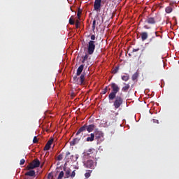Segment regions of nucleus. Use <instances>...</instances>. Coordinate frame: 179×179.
Masks as SVG:
<instances>
[{
  "mask_svg": "<svg viewBox=\"0 0 179 179\" xmlns=\"http://www.w3.org/2000/svg\"><path fill=\"white\" fill-rule=\"evenodd\" d=\"M94 9L96 12H100L101 9V0H95L94 3Z\"/></svg>",
  "mask_w": 179,
  "mask_h": 179,
  "instance_id": "obj_12",
  "label": "nucleus"
},
{
  "mask_svg": "<svg viewBox=\"0 0 179 179\" xmlns=\"http://www.w3.org/2000/svg\"><path fill=\"white\" fill-rule=\"evenodd\" d=\"M85 68V65L81 64L77 69V73H76V76H80V75H82V72H83V69Z\"/></svg>",
  "mask_w": 179,
  "mask_h": 179,
  "instance_id": "obj_15",
  "label": "nucleus"
},
{
  "mask_svg": "<svg viewBox=\"0 0 179 179\" xmlns=\"http://www.w3.org/2000/svg\"><path fill=\"white\" fill-rule=\"evenodd\" d=\"M37 167H40V160L36 159L27 166V170H33V169H37Z\"/></svg>",
  "mask_w": 179,
  "mask_h": 179,
  "instance_id": "obj_8",
  "label": "nucleus"
},
{
  "mask_svg": "<svg viewBox=\"0 0 179 179\" xmlns=\"http://www.w3.org/2000/svg\"><path fill=\"white\" fill-rule=\"evenodd\" d=\"M25 176H28L29 177H34V176H36V171L31 170L25 173Z\"/></svg>",
  "mask_w": 179,
  "mask_h": 179,
  "instance_id": "obj_19",
  "label": "nucleus"
},
{
  "mask_svg": "<svg viewBox=\"0 0 179 179\" xmlns=\"http://www.w3.org/2000/svg\"><path fill=\"white\" fill-rule=\"evenodd\" d=\"M156 36H152L151 38H150L149 43L152 47V48H155V47H157L158 45L160 44V38H159V36H157V32H155Z\"/></svg>",
  "mask_w": 179,
  "mask_h": 179,
  "instance_id": "obj_6",
  "label": "nucleus"
},
{
  "mask_svg": "<svg viewBox=\"0 0 179 179\" xmlns=\"http://www.w3.org/2000/svg\"><path fill=\"white\" fill-rule=\"evenodd\" d=\"M34 143H37L38 142V139L37 138V136H34L33 139Z\"/></svg>",
  "mask_w": 179,
  "mask_h": 179,
  "instance_id": "obj_34",
  "label": "nucleus"
},
{
  "mask_svg": "<svg viewBox=\"0 0 179 179\" xmlns=\"http://www.w3.org/2000/svg\"><path fill=\"white\" fill-rule=\"evenodd\" d=\"M110 86L112 89V91L108 95V99L110 101H113L114 100V98H115V96H117V93L120 92V86H118V85L116 84L115 83H112L110 85Z\"/></svg>",
  "mask_w": 179,
  "mask_h": 179,
  "instance_id": "obj_1",
  "label": "nucleus"
},
{
  "mask_svg": "<svg viewBox=\"0 0 179 179\" xmlns=\"http://www.w3.org/2000/svg\"><path fill=\"white\" fill-rule=\"evenodd\" d=\"M63 157H64V155L62 154H60L57 156V160L61 161L62 160Z\"/></svg>",
  "mask_w": 179,
  "mask_h": 179,
  "instance_id": "obj_32",
  "label": "nucleus"
},
{
  "mask_svg": "<svg viewBox=\"0 0 179 179\" xmlns=\"http://www.w3.org/2000/svg\"><path fill=\"white\" fill-rule=\"evenodd\" d=\"M93 141H94V134L91 133L90 136L86 138V142H93Z\"/></svg>",
  "mask_w": 179,
  "mask_h": 179,
  "instance_id": "obj_21",
  "label": "nucleus"
},
{
  "mask_svg": "<svg viewBox=\"0 0 179 179\" xmlns=\"http://www.w3.org/2000/svg\"><path fill=\"white\" fill-rule=\"evenodd\" d=\"M119 69H120V67H119V66H116V67L113 70L112 73H114V74L117 73V72H118Z\"/></svg>",
  "mask_w": 179,
  "mask_h": 179,
  "instance_id": "obj_30",
  "label": "nucleus"
},
{
  "mask_svg": "<svg viewBox=\"0 0 179 179\" xmlns=\"http://www.w3.org/2000/svg\"><path fill=\"white\" fill-rule=\"evenodd\" d=\"M91 41H94L96 40V36L92 35L90 37Z\"/></svg>",
  "mask_w": 179,
  "mask_h": 179,
  "instance_id": "obj_37",
  "label": "nucleus"
},
{
  "mask_svg": "<svg viewBox=\"0 0 179 179\" xmlns=\"http://www.w3.org/2000/svg\"><path fill=\"white\" fill-rule=\"evenodd\" d=\"M87 59H89V55L86 54V55L83 57L82 64H85V62H86V61H87Z\"/></svg>",
  "mask_w": 179,
  "mask_h": 179,
  "instance_id": "obj_26",
  "label": "nucleus"
},
{
  "mask_svg": "<svg viewBox=\"0 0 179 179\" xmlns=\"http://www.w3.org/2000/svg\"><path fill=\"white\" fill-rule=\"evenodd\" d=\"M92 30H93V31H94V30H96V20H94V21L92 22Z\"/></svg>",
  "mask_w": 179,
  "mask_h": 179,
  "instance_id": "obj_31",
  "label": "nucleus"
},
{
  "mask_svg": "<svg viewBox=\"0 0 179 179\" xmlns=\"http://www.w3.org/2000/svg\"><path fill=\"white\" fill-rule=\"evenodd\" d=\"M108 1H112V0H108Z\"/></svg>",
  "mask_w": 179,
  "mask_h": 179,
  "instance_id": "obj_44",
  "label": "nucleus"
},
{
  "mask_svg": "<svg viewBox=\"0 0 179 179\" xmlns=\"http://www.w3.org/2000/svg\"><path fill=\"white\" fill-rule=\"evenodd\" d=\"M124 103V99L122 96L120 95H115V97L114 98L113 101V107L115 108V110H117V108H120L122 106V103Z\"/></svg>",
  "mask_w": 179,
  "mask_h": 179,
  "instance_id": "obj_3",
  "label": "nucleus"
},
{
  "mask_svg": "<svg viewBox=\"0 0 179 179\" xmlns=\"http://www.w3.org/2000/svg\"><path fill=\"white\" fill-rule=\"evenodd\" d=\"M92 173H93V170H87V172L85 173V178H89Z\"/></svg>",
  "mask_w": 179,
  "mask_h": 179,
  "instance_id": "obj_24",
  "label": "nucleus"
},
{
  "mask_svg": "<svg viewBox=\"0 0 179 179\" xmlns=\"http://www.w3.org/2000/svg\"><path fill=\"white\" fill-rule=\"evenodd\" d=\"M141 36L142 41H145V40H148V38L149 37V34H148V32L146 31L142 32L141 34Z\"/></svg>",
  "mask_w": 179,
  "mask_h": 179,
  "instance_id": "obj_17",
  "label": "nucleus"
},
{
  "mask_svg": "<svg viewBox=\"0 0 179 179\" xmlns=\"http://www.w3.org/2000/svg\"><path fill=\"white\" fill-rule=\"evenodd\" d=\"M84 166L85 169H91V170H94L96 167V162L94 160L87 159V161L84 162Z\"/></svg>",
  "mask_w": 179,
  "mask_h": 179,
  "instance_id": "obj_7",
  "label": "nucleus"
},
{
  "mask_svg": "<svg viewBox=\"0 0 179 179\" xmlns=\"http://www.w3.org/2000/svg\"><path fill=\"white\" fill-rule=\"evenodd\" d=\"M96 129V125L92 124H84L83 127H81L77 131L76 136L79 135L80 134H82V132H85L87 131V132H93Z\"/></svg>",
  "mask_w": 179,
  "mask_h": 179,
  "instance_id": "obj_2",
  "label": "nucleus"
},
{
  "mask_svg": "<svg viewBox=\"0 0 179 179\" xmlns=\"http://www.w3.org/2000/svg\"><path fill=\"white\" fill-rule=\"evenodd\" d=\"M138 78H139V73L136 72L133 74L131 79L134 82H135V80H138Z\"/></svg>",
  "mask_w": 179,
  "mask_h": 179,
  "instance_id": "obj_22",
  "label": "nucleus"
},
{
  "mask_svg": "<svg viewBox=\"0 0 179 179\" xmlns=\"http://www.w3.org/2000/svg\"><path fill=\"white\" fill-rule=\"evenodd\" d=\"M96 41H90L88 42L87 50L88 55H93L94 50H96Z\"/></svg>",
  "mask_w": 179,
  "mask_h": 179,
  "instance_id": "obj_5",
  "label": "nucleus"
},
{
  "mask_svg": "<svg viewBox=\"0 0 179 179\" xmlns=\"http://www.w3.org/2000/svg\"><path fill=\"white\" fill-rule=\"evenodd\" d=\"M24 163H26V160H24V159H22L20 160V166H23V164H24Z\"/></svg>",
  "mask_w": 179,
  "mask_h": 179,
  "instance_id": "obj_33",
  "label": "nucleus"
},
{
  "mask_svg": "<svg viewBox=\"0 0 179 179\" xmlns=\"http://www.w3.org/2000/svg\"><path fill=\"white\" fill-rule=\"evenodd\" d=\"M64 171L65 172V176L64 178H69L71 177V178H75V176H76V173L75 172L76 171H73L72 173H71V169H67L66 168H64Z\"/></svg>",
  "mask_w": 179,
  "mask_h": 179,
  "instance_id": "obj_10",
  "label": "nucleus"
},
{
  "mask_svg": "<svg viewBox=\"0 0 179 179\" xmlns=\"http://www.w3.org/2000/svg\"><path fill=\"white\" fill-rule=\"evenodd\" d=\"M70 9H71V12H73V10H72V8H70Z\"/></svg>",
  "mask_w": 179,
  "mask_h": 179,
  "instance_id": "obj_43",
  "label": "nucleus"
},
{
  "mask_svg": "<svg viewBox=\"0 0 179 179\" xmlns=\"http://www.w3.org/2000/svg\"><path fill=\"white\" fill-rule=\"evenodd\" d=\"M124 86H123L122 87V92H123V93H127L131 88V85H129V84H127V83H124Z\"/></svg>",
  "mask_w": 179,
  "mask_h": 179,
  "instance_id": "obj_16",
  "label": "nucleus"
},
{
  "mask_svg": "<svg viewBox=\"0 0 179 179\" xmlns=\"http://www.w3.org/2000/svg\"><path fill=\"white\" fill-rule=\"evenodd\" d=\"M52 177H53V176H52V172L50 173H48V179H50V178H52Z\"/></svg>",
  "mask_w": 179,
  "mask_h": 179,
  "instance_id": "obj_38",
  "label": "nucleus"
},
{
  "mask_svg": "<svg viewBox=\"0 0 179 179\" xmlns=\"http://www.w3.org/2000/svg\"><path fill=\"white\" fill-rule=\"evenodd\" d=\"M52 142H54V138H52L47 142L46 145L43 148V150H50L51 145H52Z\"/></svg>",
  "mask_w": 179,
  "mask_h": 179,
  "instance_id": "obj_14",
  "label": "nucleus"
},
{
  "mask_svg": "<svg viewBox=\"0 0 179 179\" xmlns=\"http://www.w3.org/2000/svg\"><path fill=\"white\" fill-rule=\"evenodd\" d=\"M65 176V173H64V171H62L60 173H59V176H58V177H57V179H62V178H64V176Z\"/></svg>",
  "mask_w": 179,
  "mask_h": 179,
  "instance_id": "obj_27",
  "label": "nucleus"
},
{
  "mask_svg": "<svg viewBox=\"0 0 179 179\" xmlns=\"http://www.w3.org/2000/svg\"><path fill=\"white\" fill-rule=\"evenodd\" d=\"M87 156L90 157H93L94 155H96V150L95 149H90L87 152Z\"/></svg>",
  "mask_w": 179,
  "mask_h": 179,
  "instance_id": "obj_18",
  "label": "nucleus"
},
{
  "mask_svg": "<svg viewBox=\"0 0 179 179\" xmlns=\"http://www.w3.org/2000/svg\"><path fill=\"white\" fill-rule=\"evenodd\" d=\"M82 15V10L80 8H78L77 16L78 19H80V15Z\"/></svg>",
  "mask_w": 179,
  "mask_h": 179,
  "instance_id": "obj_29",
  "label": "nucleus"
},
{
  "mask_svg": "<svg viewBox=\"0 0 179 179\" xmlns=\"http://www.w3.org/2000/svg\"><path fill=\"white\" fill-rule=\"evenodd\" d=\"M76 29H78V27H79V20H76Z\"/></svg>",
  "mask_w": 179,
  "mask_h": 179,
  "instance_id": "obj_39",
  "label": "nucleus"
},
{
  "mask_svg": "<svg viewBox=\"0 0 179 179\" xmlns=\"http://www.w3.org/2000/svg\"><path fill=\"white\" fill-rule=\"evenodd\" d=\"M80 138H76L71 142V146H75V145L78 144V142H80Z\"/></svg>",
  "mask_w": 179,
  "mask_h": 179,
  "instance_id": "obj_20",
  "label": "nucleus"
},
{
  "mask_svg": "<svg viewBox=\"0 0 179 179\" xmlns=\"http://www.w3.org/2000/svg\"><path fill=\"white\" fill-rule=\"evenodd\" d=\"M145 23H148V24H156V18L153 17H148Z\"/></svg>",
  "mask_w": 179,
  "mask_h": 179,
  "instance_id": "obj_13",
  "label": "nucleus"
},
{
  "mask_svg": "<svg viewBox=\"0 0 179 179\" xmlns=\"http://www.w3.org/2000/svg\"><path fill=\"white\" fill-rule=\"evenodd\" d=\"M166 13H171L173 12V7L169 6L165 8Z\"/></svg>",
  "mask_w": 179,
  "mask_h": 179,
  "instance_id": "obj_25",
  "label": "nucleus"
},
{
  "mask_svg": "<svg viewBox=\"0 0 179 179\" xmlns=\"http://www.w3.org/2000/svg\"><path fill=\"white\" fill-rule=\"evenodd\" d=\"M143 28L146 29H150V27H149V26H148V25H144Z\"/></svg>",
  "mask_w": 179,
  "mask_h": 179,
  "instance_id": "obj_41",
  "label": "nucleus"
},
{
  "mask_svg": "<svg viewBox=\"0 0 179 179\" xmlns=\"http://www.w3.org/2000/svg\"><path fill=\"white\" fill-rule=\"evenodd\" d=\"M85 76H86V73L83 72L80 75V78H78L77 76H74L73 79L74 82H77L80 85H85Z\"/></svg>",
  "mask_w": 179,
  "mask_h": 179,
  "instance_id": "obj_9",
  "label": "nucleus"
},
{
  "mask_svg": "<svg viewBox=\"0 0 179 179\" xmlns=\"http://www.w3.org/2000/svg\"><path fill=\"white\" fill-rule=\"evenodd\" d=\"M151 121L153 122V124H159V120L157 119H152Z\"/></svg>",
  "mask_w": 179,
  "mask_h": 179,
  "instance_id": "obj_36",
  "label": "nucleus"
},
{
  "mask_svg": "<svg viewBox=\"0 0 179 179\" xmlns=\"http://www.w3.org/2000/svg\"><path fill=\"white\" fill-rule=\"evenodd\" d=\"M94 135V138L96 139H100L104 136V134H103L102 131H100L99 129L96 128L94 131V133H92Z\"/></svg>",
  "mask_w": 179,
  "mask_h": 179,
  "instance_id": "obj_11",
  "label": "nucleus"
},
{
  "mask_svg": "<svg viewBox=\"0 0 179 179\" xmlns=\"http://www.w3.org/2000/svg\"><path fill=\"white\" fill-rule=\"evenodd\" d=\"M161 37V38H162V36H160Z\"/></svg>",
  "mask_w": 179,
  "mask_h": 179,
  "instance_id": "obj_45",
  "label": "nucleus"
},
{
  "mask_svg": "<svg viewBox=\"0 0 179 179\" xmlns=\"http://www.w3.org/2000/svg\"><path fill=\"white\" fill-rule=\"evenodd\" d=\"M69 24H75V21L73 20V19H72V18L69 19Z\"/></svg>",
  "mask_w": 179,
  "mask_h": 179,
  "instance_id": "obj_35",
  "label": "nucleus"
},
{
  "mask_svg": "<svg viewBox=\"0 0 179 179\" xmlns=\"http://www.w3.org/2000/svg\"><path fill=\"white\" fill-rule=\"evenodd\" d=\"M108 91V87L106 86L103 90H102L101 94H106V93H107Z\"/></svg>",
  "mask_w": 179,
  "mask_h": 179,
  "instance_id": "obj_28",
  "label": "nucleus"
},
{
  "mask_svg": "<svg viewBox=\"0 0 179 179\" xmlns=\"http://www.w3.org/2000/svg\"><path fill=\"white\" fill-rule=\"evenodd\" d=\"M75 96H76V94H75V92H72V93H71V97H75Z\"/></svg>",
  "mask_w": 179,
  "mask_h": 179,
  "instance_id": "obj_42",
  "label": "nucleus"
},
{
  "mask_svg": "<svg viewBox=\"0 0 179 179\" xmlns=\"http://www.w3.org/2000/svg\"><path fill=\"white\" fill-rule=\"evenodd\" d=\"M122 80H124V82H128L129 80V75L126 74L124 76H122Z\"/></svg>",
  "mask_w": 179,
  "mask_h": 179,
  "instance_id": "obj_23",
  "label": "nucleus"
},
{
  "mask_svg": "<svg viewBox=\"0 0 179 179\" xmlns=\"http://www.w3.org/2000/svg\"><path fill=\"white\" fill-rule=\"evenodd\" d=\"M137 51H139V48L133 49L132 52H137Z\"/></svg>",
  "mask_w": 179,
  "mask_h": 179,
  "instance_id": "obj_40",
  "label": "nucleus"
},
{
  "mask_svg": "<svg viewBox=\"0 0 179 179\" xmlns=\"http://www.w3.org/2000/svg\"><path fill=\"white\" fill-rule=\"evenodd\" d=\"M71 155V152L69 151L66 152L65 160L66 163H75L79 159V155ZM70 156V157H69Z\"/></svg>",
  "mask_w": 179,
  "mask_h": 179,
  "instance_id": "obj_4",
  "label": "nucleus"
}]
</instances>
